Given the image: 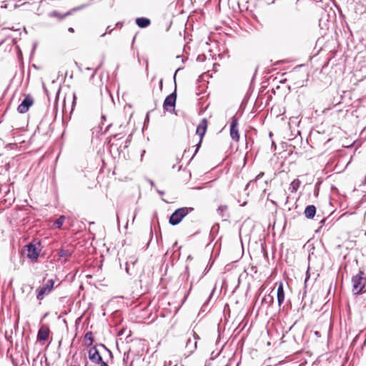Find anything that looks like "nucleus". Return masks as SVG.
I'll return each mask as SVG.
<instances>
[{"mask_svg": "<svg viewBox=\"0 0 366 366\" xmlns=\"http://www.w3.org/2000/svg\"><path fill=\"white\" fill-rule=\"evenodd\" d=\"M193 211L194 208L190 207H181L176 209L169 217V224L173 226L177 225L184 217Z\"/></svg>", "mask_w": 366, "mask_h": 366, "instance_id": "1", "label": "nucleus"}, {"mask_svg": "<svg viewBox=\"0 0 366 366\" xmlns=\"http://www.w3.org/2000/svg\"><path fill=\"white\" fill-rule=\"evenodd\" d=\"M364 275V272L360 271L358 274L352 277V292L354 294H359L365 290L366 277Z\"/></svg>", "mask_w": 366, "mask_h": 366, "instance_id": "2", "label": "nucleus"}, {"mask_svg": "<svg viewBox=\"0 0 366 366\" xmlns=\"http://www.w3.org/2000/svg\"><path fill=\"white\" fill-rule=\"evenodd\" d=\"M88 357L89 360L94 364H100V366H109L108 364L103 361L102 357L101 356L99 350L95 346L91 347L88 350ZM85 366H92L88 362L85 364Z\"/></svg>", "mask_w": 366, "mask_h": 366, "instance_id": "3", "label": "nucleus"}, {"mask_svg": "<svg viewBox=\"0 0 366 366\" xmlns=\"http://www.w3.org/2000/svg\"><path fill=\"white\" fill-rule=\"evenodd\" d=\"M54 281L49 280L42 287L36 289V299L42 300L45 295H49L54 288Z\"/></svg>", "mask_w": 366, "mask_h": 366, "instance_id": "4", "label": "nucleus"}, {"mask_svg": "<svg viewBox=\"0 0 366 366\" xmlns=\"http://www.w3.org/2000/svg\"><path fill=\"white\" fill-rule=\"evenodd\" d=\"M207 128V119L204 118L200 121V122L199 123V124L197 127L196 134L199 136L200 139H199L198 144L196 145V149H195L194 155H195L197 153L199 149L201 147L202 141V139L206 133Z\"/></svg>", "mask_w": 366, "mask_h": 366, "instance_id": "5", "label": "nucleus"}, {"mask_svg": "<svg viewBox=\"0 0 366 366\" xmlns=\"http://www.w3.org/2000/svg\"><path fill=\"white\" fill-rule=\"evenodd\" d=\"M190 335L192 337H188L185 347L188 355H192L196 350L197 340L199 339V336L194 331H192Z\"/></svg>", "mask_w": 366, "mask_h": 366, "instance_id": "6", "label": "nucleus"}, {"mask_svg": "<svg viewBox=\"0 0 366 366\" xmlns=\"http://www.w3.org/2000/svg\"><path fill=\"white\" fill-rule=\"evenodd\" d=\"M176 99L177 94L175 92L168 95L164 101V109L169 112H173L175 108Z\"/></svg>", "mask_w": 366, "mask_h": 366, "instance_id": "7", "label": "nucleus"}, {"mask_svg": "<svg viewBox=\"0 0 366 366\" xmlns=\"http://www.w3.org/2000/svg\"><path fill=\"white\" fill-rule=\"evenodd\" d=\"M34 99L31 95H27L25 97L22 102L18 106L17 111L20 114L26 113L29 107L33 104Z\"/></svg>", "mask_w": 366, "mask_h": 366, "instance_id": "8", "label": "nucleus"}, {"mask_svg": "<svg viewBox=\"0 0 366 366\" xmlns=\"http://www.w3.org/2000/svg\"><path fill=\"white\" fill-rule=\"evenodd\" d=\"M230 137L231 138L238 142L239 139V131H238V120L236 117H232L230 124Z\"/></svg>", "mask_w": 366, "mask_h": 366, "instance_id": "9", "label": "nucleus"}, {"mask_svg": "<svg viewBox=\"0 0 366 366\" xmlns=\"http://www.w3.org/2000/svg\"><path fill=\"white\" fill-rule=\"evenodd\" d=\"M26 251H27L26 257L29 259H31L32 262L36 261L39 256V252L37 251V249H36L35 244H34L31 242V243L29 244L28 245H26Z\"/></svg>", "mask_w": 366, "mask_h": 366, "instance_id": "10", "label": "nucleus"}, {"mask_svg": "<svg viewBox=\"0 0 366 366\" xmlns=\"http://www.w3.org/2000/svg\"><path fill=\"white\" fill-rule=\"evenodd\" d=\"M49 332L50 330L47 325H41L37 334L38 340H39L40 342L46 341L49 337Z\"/></svg>", "mask_w": 366, "mask_h": 366, "instance_id": "11", "label": "nucleus"}, {"mask_svg": "<svg viewBox=\"0 0 366 366\" xmlns=\"http://www.w3.org/2000/svg\"><path fill=\"white\" fill-rule=\"evenodd\" d=\"M79 9L78 8H75V9H73L72 10L65 13V14H61L59 13V11H52L51 12H49L48 14V16L49 17H51V18H56L58 19L59 20H62L64 19L65 17H66L67 16L70 15L72 12V11H76L78 10Z\"/></svg>", "mask_w": 366, "mask_h": 366, "instance_id": "12", "label": "nucleus"}, {"mask_svg": "<svg viewBox=\"0 0 366 366\" xmlns=\"http://www.w3.org/2000/svg\"><path fill=\"white\" fill-rule=\"evenodd\" d=\"M277 298L278 306L280 307L285 300V291L282 283H280L277 287Z\"/></svg>", "mask_w": 366, "mask_h": 366, "instance_id": "13", "label": "nucleus"}, {"mask_svg": "<svg viewBox=\"0 0 366 366\" xmlns=\"http://www.w3.org/2000/svg\"><path fill=\"white\" fill-rule=\"evenodd\" d=\"M305 217L308 219H312L316 214V207L314 205H308L304 211Z\"/></svg>", "mask_w": 366, "mask_h": 366, "instance_id": "14", "label": "nucleus"}, {"mask_svg": "<svg viewBox=\"0 0 366 366\" xmlns=\"http://www.w3.org/2000/svg\"><path fill=\"white\" fill-rule=\"evenodd\" d=\"M274 303V297L273 295L268 294L264 296L262 300V307H269Z\"/></svg>", "mask_w": 366, "mask_h": 366, "instance_id": "15", "label": "nucleus"}, {"mask_svg": "<svg viewBox=\"0 0 366 366\" xmlns=\"http://www.w3.org/2000/svg\"><path fill=\"white\" fill-rule=\"evenodd\" d=\"M151 21L145 17H139L136 19V24L140 28H146L150 24Z\"/></svg>", "mask_w": 366, "mask_h": 366, "instance_id": "16", "label": "nucleus"}, {"mask_svg": "<svg viewBox=\"0 0 366 366\" xmlns=\"http://www.w3.org/2000/svg\"><path fill=\"white\" fill-rule=\"evenodd\" d=\"M73 250L71 248H61L58 251V255L59 257L68 258L72 254Z\"/></svg>", "mask_w": 366, "mask_h": 366, "instance_id": "17", "label": "nucleus"}, {"mask_svg": "<svg viewBox=\"0 0 366 366\" xmlns=\"http://www.w3.org/2000/svg\"><path fill=\"white\" fill-rule=\"evenodd\" d=\"M227 209L228 208L226 205H221L217 208V212L222 218H227L229 217Z\"/></svg>", "mask_w": 366, "mask_h": 366, "instance_id": "18", "label": "nucleus"}, {"mask_svg": "<svg viewBox=\"0 0 366 366\" xmlns=\"http://www.w3.org/2000/svg\"><path fill=\"white\" fill-rule=\"evenodd\" d=\"M300 186V181L298 179H294L289 187L291 192H296Z\"/></svg>", "mask_w": 366, "mask_h": 366, "instance_id": "19", "label": "nucleus"}, {"mask_svg": "<svg viewBox=\"0 0 366 366\" xmlns=\"http://www.w3.org/2000/svg\"><path fill=\"white\" fill-rule=\"evenodd\" d=\"M64 216H61L59 217L58 219H56L54 222V225L56 227V228H61V227L62 226V224H64Z\"/></svg>", "mask_w": 366, "mask_h": 366, "instance_id": "20", "label": "nucleus"}, {"mask_svg": "<svg viewBox=\"0 0 366 366\" xmlns=\"http://www.w3.org/2000/svg\"><path fill=\"white\" fill-rule=\"evenodd\" d=\"M84 339L89 341V344L87 345V346L92 345L94 342L93 333L92 332H87L84 335Z\"/></svg>", "mask_w": 366, "mask_h": 366, "instance_id": "21", "label": "nucleus"}, {"mask_svg": "<svg viewBox=\"0 0 366 366\" xmlns=\"http://www.w3.org/2000/svg\"><path fill=\"white\" fill-rule=\"evenodd\" d=\"M112 30H113V29H111V26H107V29H106V32H105V33H104V34H102L101 35V36H105V34H106L107 33L110 34V33L112 32Z\"/></svg>", "mask_w": 366, "mask_h": 366, "instance_id": "22", "label": "nucleus"}, {"mask_svg": "<svg viewBox=\"0 0 366 366\" xmlns=\"http://www.w3.org/2000/svg\"><path fill=\"white\" fill-rule=\"evenodd\" d=\"M205 59V56L204 55H199L197 56V60L199 61H203Z\"/></svg>", "mask_w": 366, "mask_h": 366, "instance_id": "23", "label": "nucleus"}, {"mask_svg": "<svg viewBox=\"0 0 366 366\" xmlns=\"http://www.w3.org/2000/svg\"><path fill=\"white\" fill-rule=\"evenodd\" d=\"M99 67H100V65L94 70V71L93 72L91 78H93L95 76V74H96L97 70L99 69Z\"/></svg>", "mask_w": 366, "mask_h": 366, "instance_id": "24", "label": "nucleus"}, {"mask_svg": "<svg viewBox=\"0 0 366 366\" xmlns=\"http://www.w3.org/2000/svg\"><path fill=\"white\" fill-rule=\"evenodd\" d=\"M1 8L2 9H6L7 8V4L5 3V2H3L1 6Z\"/></svg>", "mask_w": 366, "mask_h": 366, "instance_id": "25", "label": "nucleus"}, {"mask_svg": "<svg viewBox=\"0 0 366 366\" xmlns=\"http://www.w3.org/2000/svg\"><path fill=\"white\" fill-rule=\"evenodd\" d=\"M192 285L191 284V286H190V287H189V291H188L187 294V295H185V297H184V300L187 297V296H188V295H189V292H190V291H191V290H192Z\"/></svg>", "mask_w": 366, "mask_h": 366, "instance_id": "26", "label": "nucleus"}, {"mask_svg": "<svg viewBox=\"0 0 366 366\" xmlns=\"http://www.w3.org/2000/svg\"><path fill=\"white\" fill-rule=\"evenodd\" d=\"M263 174H263L262 172V173H260L259 174H258V175L257 176V177H256V180H257V179H259L260 177H262L263 176Z\"/></svg>", "mask_w": 366, "mask_h": 366, "instance_id": "27", "label": "nucleus"}, {"mask_svg": "<svg viewBox=\"0 0 366 366\" xmlns=\"http://www.w3.org/2000/svg\"><path fill=\"white\" fill-rule=\"evenodd\" d=\"M68 31H69V32H71V33H73V32L74 31V29H73L72 27H69V28L68 29Z\"/></svg>", "mask_w": 366, "mask_h": 366, "instance_id": "28", "label": "nucleus"}, {"mask_svg": "<svg viewBox=\"0 0 366 366\" xmlns=\"http://www.w3.org/2000/svg\"><path fill=\"white\" fill-rule=\"evenodd\" d=\"M309 276H310V275H309V272H308V271H307V273H306L305 282H307V280H308Z\"/></svg>", "mask_w": 366, "mask_h": 366, "instance_id": "29", "label": "nucleus"}, {"mask_svg": "<svg viewBox=\"0 0 366 366\" xmlns=\"http://www.w3.org/2000/svg\"><path fill=\"white\" fill-rule=\"evenodd\" d=\"M75 100H76V96H75V94H73V104H74Z\"/></svg>", "mask_w": 366, "mask_h": 366, "instance_id": "30", "label": "nucleus"}, {"mask_svg": "<svg viewBox=\"0 0 366 366\" xmlns=\"http://www.w3.org/2000/svg\"><path fill=\"white\" fill-rule=\"evenodd\" d=\"M214 288L212 290V291L210 293V295H209V298L212 297V295H213V292H214Z\"/></svg>", "mask_w": 366, "mask_h": 366, "instance_id": "31", "label": "nucleus"}, {"mask_svg": "<svg viewBox=\"0 0 366 366\" xmlns=\"http://www.w3.org/2000/svg\"><path fill=\"white\" fill-rule=\"evenodd\" d=\"M159 84H160V88L162 89V79L160 80Z\"/></svg>", "mask_w": 366, "mask_h": 366, "instance_id": "32", "label": "nucleus"}, {"mask_svg": "<svg viewBox=\"0 0 366 366\" xmlns=\"http://www.w3.org/2000/svg\"><path fill=\"white\" fill-rule=\"evenodd\" d=\"M157 192H158V193H159L160 194H164V192H162V191H159V190H158Z\"/></svg>", "mask_w": 366, "mask_h": 366, "instance_id": "33", "label": "nucleus"}, {"mask_svg": "<svg viewBox=\"0 0 366 366\" xmlns=\"http://www.w3.org/2000/svg\"><path fill=\"white\" fill-rule=\"evenodd\" d=\"M146 71L148 72V63L147 62Z\"/></svg>", "mask_w": 366, "mask_h": 366, "instance_id": "34", "label": "nucleus"}, {"mask_svg": "<svg viewBox=\"0 0 366 366\" xmlns=\"http://www.w3.org/2000/svg\"><path fill=\"white\" fill-rule=\"evenodd\" d=\"M126 269V272L129 274V268H128V267H127V266L126 267V269Z\"/></svg>", "mask_w": 366, "mask_h": 366, "instance_id": "35", "label": "nucleus"}, {"mask_svg": "<svg viewBox=\"0 0 366 366\" xmlns=\"http://www.w3.org/2000/svg\"><path fill=\"white\" fill-rule=\"evenodd\" d=\"M121 25H122V24H121L120 22H118V23L116 24V26H121Z\"/></svg>", "mask_w": 366, "mask_h": 366, "instance_id": "36", "label": "nucleus"}, {"mask_svg": "<svg viewBox=\"0 0 366 366\" xmlns=\"http://www.w3.org/2000/svg\"><path fill=\"white\" fill-rule=\"evenodd\" d=\"M15 2H20L21 0H14Z\"/></svg>", "mask_w": 366, "mask_h": 366, "instance_id": "37", "label": "nucleus"}, {"mask_svg": "<svg viewBox=\"0 0 366 366\" xmlns=\"http://www.w3.org/2000/svg\"><path fill=\"white\" fill-rule=\"evenodd\" d=\"M150 184H151L152 186L154 185V182L152 181H150Z\"/></svg>", "mask_w": 366, "mask_h": 366, "instance_id": "38", "label": "nucleus"}, {"mask_svg": "<svg viewBox=\"0 0 366 366\" xmlns=\"http://www.w3.org/2000/svg\"><path fill=\"white\" fill-rule=\"evenodd\" d=\"M178 70L179 69H177L175 73H177ZM175 77H176V74H174V78H175Z\"/></svg>", "mask_w": 366, "mask_h": 366, "instance_id": "39", "label": "nucleus"}, {"mask_svg": "<svg viewBox=\"0 0 366 366\" xmlns=\"http://www.w3.org/2000/svg\"><path fill=\"white\" fill-rule=\"evenodd\" d=\"M86 70L90 71V70H91V68L87 67V68H86Z\"/></svg>", "mask_w": 366, "mask_h": 366, "instance_id": "40", "label": "nucleus"}, {"mask_svg": "<svg viewBox=\"0 0 366 366\" xmlns=\"http://www.w3.org/2000/svg\"><path fill=\"white\" fill-rule=\"evenodd\" d=\"M70 366H76V365H70Z\"/></svg>", "mask_w": 366, "mask_h": 366, "instance_id": "41", "label": "nucleus"}]
</instances>
